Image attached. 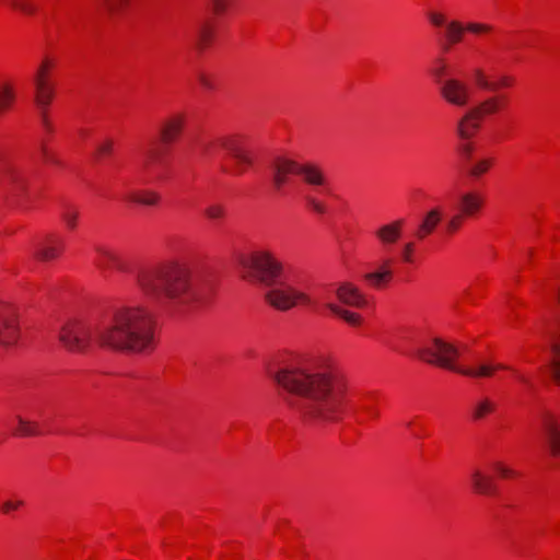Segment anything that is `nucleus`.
Instances as JSON below:
<instances>
[{
    "mask_svg": "<svg viewBox=\"0 0 560 560\" xmlns=\"http://www.w3.org/2000/svg\"><path fill=\"white\" fill-rule=\"evenodd\" d=\"M269 376L288 407L305 422L323 424L339 418L346 385L337 376L296 357L280 361Z\"/></svg>",
    "mask_w": 560,
    "mask_h": 560,
    "instance_id": "nucleus-1",
    "label": "nucleus"
},
{
    "mask_svg": "<svg viewBox=\"0 0 560 560\" xmlns=\"http://www.w3.org/2000/svg\"><path fill=\"white\" fill-rule=\"evenodd\" d=\"M59 340L75 353L86 351L93 343L116 351L144 353L154 346V317L143 305L126 306L100 324L67 322L60 329Z\"/></svg>",
    "mask_w": 560,
    "mask_h": 560,
    "instance_id": "nucleus-2",
    "label": "nucleus"
},
{
    "mask_svg": "<svg viewBox=\"0 0 560 560\" xmlns=\"http://www.w3.org/2000/svg\"><path fill=\"white\" fill-rule=\"evenodd\" d=\"M136 283L151 303L174 308L194 307L207 301L211 293V285L201 277L175 262L139 269Z\"/></svg>",
    "mask_w": 560,
    "mask_h": 560,
    "instance_id": "nucleus-3",
    "label": "nucleus"
},
{
    "mask_svg": "<svg viewBox=\"0 0 560 560\" xmlns=\"http://www.w3.org/2000/svg\"><path fill=\"white\" fill-rule=\"evenodd\" d=\"M240 264L245 272V278L269 288L265 299L278 311L287 312L298 305L314 306L320 301V298L313 299L306 291L298 287L295 277L281 280L283 265L270 252H254L242 257Z\"/></svg>",
    "mask_w": 560,
    "mask_h": 560,
    "instance_id": "nucleus-4",
    "label": "nucleus"
},
{
    "mask_svg": "<svg viewBox=\"0 0 560 560\" xmlns=\"http://www.w3.org/2000/svg\"><path fill=\"white\" fill-rule=\"evenodd\" d=\"M458 354L459 351L455 346L439 337L431 338L417 350V355L427 363L435 364L469 377H489L495 370L509 369L503 364L492 365L489 363H480L475 368L457 366L454 362Z\"/></svg>",
    "mask_w": 560,
    "mask_h": 560,
    "instance_id": "nucleus-5",
    "label": "nucleus"
},
{
    "mask_svg": "<svg viewBox=\"0 0 560 560\" xmlns=\"http://www.w3.org/2000/svg\"><path fill=\"white\" fill-rule=\"evenodd\" d=\"M296 174L302 180L314 188H325L328 184L324 170L316 163H299L294 160L278 156L270 164V179L272 188L281 194L289 183L290 175Z\"/></svg>",
    "mask_w": 560,
    "mask_h": 560,
    "instance_id": "nucleus-6",
    "label": "nucleus"
},
{
    "mask_svg": "<svg viewBox=\"0 0 560 560\" xmlns=\"http://www.w3.org/2000/svg\"><path fill=\"white\" fill-rule=\"evenodd\" d=\"M201 154L212 156L218 150L225 151L235 161V173L243 174L253 164L254 152L241 139L235 137H220L210 141H200Z\"/></svg>",
    "mask_w": 560,
    "mask_h": 560,
    "instance_id": "nucleus-7",
    "label": "nucleus"
},
{
    "mask_svg": "<svg viewBox=\"0 0 560 560\" xmlns=\"http://www.w3.org/2000/svg\"><path fill=\"white\" fill-rule=\"evenodd\" d=\"M504 105L503 97L490 96L467 110L456 124V133L462 140L471 138L480 128V120L498 113Z\"/></svg>",
    "mask_w": 560,
    "mask_h": 560,
    "instance_id": "nucleus-8",
    "label": "nucleus"
},
{
    "mask_svg": "<svg viewBox=\"0 0 560 560\" xmlns=\"http://www.w3.org/2000/svg\"><path fill=\"white\" fill-rule=\"evenodd\" d=\"M55 65L56 62L54 59L47 56L44 57L33 78L35 103L40 113L42 124L49 131L51 130V126L47 117V108L54 98L55 91L48 77Z\"/></svg>",
    "mask_w": 560,
    "mask_h": 560,
    "instance_id": "nucleus-9",
    "label": "nucleus"
},
{
    "mask_svg": "<svg viewBox=\"0 0 560 560\" xmlns=\"http://www.w3.org/2000/svg\"><path fill=\"white\" fill-rule=\"evenodd\" d=\"M540 334L549 349L550 359L548 368L555 382L560 384V316L553 319H546Z\"/></svg>",
    "mask_w": 560,
    "mask_h": 560,
    "instance_id": "nucleus-10",
    "label": "nucleus"
},
{
    "mask_svg": "<svg viewBox=\"0 0 560 560\" xmlns=\"http://www.w3.org/2000/svg\"><path fill=\"white\" fill-rule=\"evenodd\" d=\"M439 92L441 97L455 107H467L471 100V89L465 81L457 78L440 80Z\"/></svg>",
    "mask_w": 560,
    "mask_h": 560,
    "instance_id": "nucleus-11",
    "label": "nucleus"
},
{
    "mask_svg": "<svg viewBox=\"0 0 560 560\" xmlns=\"http://www.w3.org/2000/svg\"><path fill=\"white\" fill-rule=\"evenodd\" d=\"M0 184L14 197L22 196L26 180L20 167L0 152Z\"/></svg>",
    "mask_w": 560,
    "mask_h": 560,
    "instance_id": "nucleus-12",
    "label": "nucleus"
},
{
    "mask_svg": "<svg viewBox=\"0 0 560 560\" xmlns=\"http://www.w3.org/2000/svg\"><path fill=\"white\" fill-rule=\"evenodd\" d=\"M19 339V326L14 310L0 302V345L11 347Z\"/></svg>",
    "mask_w": 560,
    "mask_h": 560,
    "instance_id": "nucleus-13",
    "label": "nucleus"
},
{
    "mask_svg": "<svg viewBox=\"0 0 560 560\" xmlns=\"http://www.w3.org/2000/svg\"><path fill=\"white\" fill-rule=\"evenodd\" d=\"M544 444L553 458H560V422L548 418L544 423Z\"/></svg>",
    "mask_w": 560,
    "mask_h": 560,
    "instance_id": "nucleus-14",
    "label": "nucleus"
},
{
    "mask_svg": "<svg viewBox=\"0 0 560 560\" xmlns=\"http://www.w3.org/2000/svg\"><path fill=\"white\" fill-rule=\"evenodd\" d=\"M443 218V210L441 207H434L429 210L421 219L415 235L418 240H423L434 232Z\"/></svg>",
    "mask_w": 560,
    "mask_h": 560,
    "instance_id": "nucleus-15",
    "label": "nucleus"
},
{
    "mask_svg": "<svg viewBox=\"0 0 560 560\" xmlns=\"http://www.w3.org/2000/svg\"><path fill=\"white\" fill-rule=\"evenodd\" d=\"M338 300L353 307H364L366 300L364 295L352 283L343 282L336 289Z\"/></svg>",
    "mask_w": 560,
    "mask_h": 560,
    "instance_id": "nucleus-16",
    "label": "nucleus"
},
{
    "mask_svg": "<svg viewBox=\"0 0 560 560\" xmlns=\"http://www.w3.org/2000/svg\"><path fill=\"white\" fill-rule=\"evenodd\" d=\"M402 225V220H396L387 224H383L375 230L374 235L384 247H389L400 238Z\"/></svg>",
    "mask_w": 560,
    "mask_h": 560,
    "instance_id": "nucleus-17",
    "label": "nucleus"
},
{
    "mask_svg": "<svg viewBox=\"0 0 560 560\" xmlns=\"http://www.w3.org/2000/svg\"><path fill=\"white\" fill-rule=\"evenodd\" d=\"M63 249V243L61 240L49 235L46 241L39 243L35 249V257L42 261H48L59 256Z\"/></svg>",
    "mask_w": 560,
    "mask_h": 560,
    "instance_id": "nucleus-18",
    "label": "nucleus"
},
{
    "mask_svg": "<svg viewBox=\"0 0 560 560\" xmlns=\"http://www.w3.org/2000/svg\"><path fill=\"white\" fill-rule=\"evenodd\" d=\"M95 265L103 270L118 269L125 270V264L120 256L105 247H96Z\"/></svg>",
    "mask_w": 560,
    "mask_h": 560,
    "instance_id": "nucleus-19",
    "label": "nucleus"
},
{
    "mask_svg": "<svg viewBox=\"0 0 560 560\" xmlns=\"http://www.w3.org/2000/svg\"><path fill=\"white\" fill-rule=\"evenodd\" d=\"M459 213L464 217H471L483 206V198L477 191L463 192L459 198Z\"/></svg>",
    "mask_w": 560,
    "mask_h": 560,
    "instance_id": "nucleus-20",
    "label": "nucleus"
},
{
    "mask_svg": "<svg viewBox=\"0 0 560 560\" xmlns=\"http://www.w3.org/2000/svg\"><path fill=\"white\" fill-rule=\"evenodd\" d=\"M125 200L144 207H156L161 201V196L154 190H130L125 195Z\"/></svg>",
    "mask_w": 560,
    "mask_h": 560,
    "instance_id": "nucleus-21",
    "label": "nucleus"
},
{
    "mask_svg": "<svg viewBox=\"0 0 560 560\" xmlns=\"http://www.w3.org/2000/svg\"><path fill=\"white\" fill-rule=\"evenodd\" d=\"M392 259L383 260L376 270L365 273L364 279L370 282L373 287H381L384 282L392 278L390 270Z\"/></svg>",
    "mask_w": 560,
    "mask_h": 560,
    "instance_id": "nucleus-22",
    "label": "nucleus"
},
{
    "mask_svg": "<svg viewBox=\"0 0 560 560\" xmlns=\"http://www.w3.org/2000/svg\"><path fill=\"white\" fill-rule=\"evenodd\" d=\"M184 127V117L174 116L165 121L162 127L161 136L164 142H172L177 139Z\"/></svg>",
    "mask_w": 560,
    "mask_h": 560,
    "instance_id": "nucleus-23",
    "label": "nucleus"
},
{
    "mask_svg": "<svg viewBox=\"0 0 560 560\" xmlns=\"http://www.w3.org/2000/svg\"><path fill=\"white\" fill-rule=\"evenodd\" d=\"M474 75L478 86L486 91H497L499 88L510 86L512 82L510 77L502 75L497 83H492L481 69H475Z\"/></svg>",
    "mask_w": 560,
    "mask_h": 560,
    "instance_id": "nucleus-24",
    "label": "nucleus"
},
{
    "mask_svg": "<svg viewBox=\"0 0 560 560\" xmlns=\"http://www.w3.org/2000/svg\"><path fill=\"white\" fill-rule=\"evenodd\" d=\"M14 419L18 423V427L12 431L13 435L36 436L42 434L38 422L27 420L19 415H16Z\"/></svg>",
    "mask_w": 560,
    "mask_h": 560,
    "instance_id": "nucleus-25",
    "label": "nucleus"
},
{
    "mask_svg": "<svg viewBox=\"0 0 560 560\" xmlns=\"http://www.w3.org/2000/svg\"><path fill=\"white\" fill-rule=\"evenodd\" d=\"M471 483L478 493L490 494L494 491V485L490 477H487L481 474L479 470H474L471 472Z\"/></svg>",
    "mask_w": 560,
    "mask_h": 560,
    "instance_id": "nucleus-26",
    "label": "nucleus"
},
{
    "mask_svg": "<svg viewBox=\"0 0 560 560\" xmlns=\"http://www.w3.org/2000/svg\"><path fill=\"white\" fill-rule=\"evenodd\" d=\"M495 408V404L488 397H482L474 402L471 406V416L474 420L483 419L487 415L491 413Z\"/></svg>",
    "mask_w": 560,
    "mask_h": 560,
    "instance_id": "nucleus-27",
    "label": "nucleus"
},
{
    "mask_svg": "<svg viewBox=\"0 0 560 560\" xmlns=\"http://www.w3.org/2000/svg\"><path fill=\"white\" fill-rule=\"evenodd\" d=\"M325 305L332 314L339 316L352 326H358L362 322V318L359 314L347 311L335 303L326 302Z\"/></svg>",
    "mask_w": 560,
    "mask_h": 560,
    "instance_id": "nucleus-28",
    "label": "nucleus"
},
{
    "mask_svg": "<svg viewBox=\"0 0 560 560\" xmlns=\"http://www.w3.org/2000/svg\"><path fill=\"white\" fill-rule=\"evenodd\" d=\"M79 215L80 212L74 206L69 203L62 206L60 218L69 230L75 229Z\"/></svg>",
    "mask_w": 560,
    "mask_h": 560,
    "instance_id": "nucleus-29",
    "label": "nucleus"
},
{
    "mask_svg": "<svg viewBox=\"0 0 560 560\" xmlns=\"http://www.w3.org/2000/svg\"><path fill=\"white\" fill-rule=\"evenodd\" d=\"M445 27L448 44L459 43L463 38L464 32L466 31V26L458 21L447 22Z\"/></svg>",
    "mask_w": 560,
    "mask_h": 560,
    "instance_id": "nucleus-30",
    "label": "nucleus"
},
{
    "mask_svg": "<svg viewBox=\"0 0 560 560\" xmlns=\"http://www.w3.org/2000/svg\"><path fill=\"white\" fill-rule=\"evenodd\" d=\"M492 162H493V160L491 158H485V159L477 160L469 167L468 174L471 177H479L489 171V168L492 165Z\"/></svg>",
    "mask_w": 560,
    "mask_h": 560,
    "instance_id": "nucleus-31",
    "label": "nucleus"
},
{
    "mask_svg": "<svg viewBox=\"0 0 560 560\" xmlns=\"http://www.w3.org/2000/svg\"><path fill=\"white\" fill-rule=\"evenodd\" d=\"M212 35H213L212 27L207 23H202L198 27L197 33H196V42H197L198 47L201 49L203 47H206L211 42Z\"/></svg>",
    "mask_w": 560,
    "mask_h": 560,
    "instance_id": "nucleus-32",
    "label": "nucleus"
},
{
    "mask_svg": "<svg viewBox=\"0 0 560 560\" xmlns=\"http://www.w3.org/2000/svg\"><path fill=\"white\" fill-rule=\"evenodd\" d=\"M13 88L9 84L0 85V110L8 108L14 101Z\"/></svg>",
    "mask_w": 560,
    "mask_h": 560,
    "instance_id": "nucleus-33",
    "label": "nucleus"
},
{
    "mask_svg": "<svg viewBox=\"0 0 560 560\" xmlns=\"http://www.w3.org/2000/svg\"><path fill=\"white\" fill-rule=\"evenodd\" d=\"M24 505V501L20 498H10L4 500L0 505V512L2 514L9 515L15 511H18L20 508Z\"/></svg>",
    "mask_w": 560,
    "mask_h": 560,
    "instance_id": "nucleus-34",
    "label": "nucleus"
},
{
    "mask_svg": "<svg viewBox=\"0 0 560 560\" xmlns=\"http://www.w3.org/2000/svg\"><path fill=\"white\" fill-rule=\"evenodd\" d=\"M225 207L220 203H211L205 209V214L210 220H220L225 215Z\"/></svg>",
    "mask_w": 560,
    "mask_h": 560,
    "instance_id": "nucleus-35",
    "label": "nucleus"
},
{
    "mask_svg": "<svg viewBox=\"0 0 560 560\" xmlns=\"http://www.w3.org/2000/svg\"><path fill=\"white\" fill-rule=\"evenodd\" d=\"M100 7L109 14H115L120 11L127 0H97Z\"/></svg>",
    "mask_w": 560,
    "mask_h": 560,
    "instance_id": "nucleus-36",
    "label": "nucleus"
},
{
    "mask_svg": "<svg viewBox=\"0 0 560 560\" xmlns=\"http://www.w3.org/2000/svg\"><path fill=\"white\" fill-rule=\"evenodd\" d=\"M305 201H306V206L308 207V209L317 214H325L327 212V207L326 205L318 200L317 198L313 197V196H307L305 198Z\"/></svg>",
    "mask_w": 560,
    "mask_h": 560,
    "instance_id": "nucleus-37",
    "label": "nucleus"
},
{
    "mask_svg": "<svg viewBox=\"0 0 560 560\" xmlns=\"http://www.w3.org/2000/svg\"><path fill=\"white\" fill-rule=\"evenodd\" d=\"M464 215L460 213L454 214L445 222V231L448 234L455 233L462 225Z\"/></svg>",
    "mask_w": 560,
    "mask_h": 560,
    "instance_id": "nucleus-38",
    "label": "nucleus"
},
{
    "mask_svg": "<svg viewBox=\"0 0 560 560\" xmlns=\"http://www.w3.org/2000/svg\"><path fill=\"white\" fill-rule=\"evenodd\" d=\"M199 84L207 91H212L215 88L212 77L206 72L199 71L196 74Z\"/></svg>",
    "mask_w": 560,
    "mask_h": 560,
    "instance_id": "nucleus-39",
    "label": "nucleus"
},
{
    "mask_svg": "<svg viewBox=\"0 0 560 560\" xmlns=\"http://www.w3.org/2000/svg\"><path fill=\"white\" fill-rule=\"evenodd\" d=\"M215 14H223L228 11L232 0H209Z\"/></svg>",
    "mask_w": 560,
    "mask_h": 560,
    "instance_id": "nucleus-40",
    "label": "nucleus"
},
{
    "mask_svg": "<svg viewBox=\"0 0 560 560\" xmlns=\"http://www.w3.org/2000/svg\"><path fill=\"white\" fill-rule=\"evenodd\" d=\"M466 26V31L474 34H482L491 31V26L482 23H468Z\"/></svg>",
    "mask_w": 560,
    "mask_h": 560,
    "instance_id": "nucleus-41",
    "label": "nucleus"
},
{
    "mask_svg": "<svg viewBox=\"0 0 560 560\" xmlns=\"http://www.w3.org/2000/svg\"><path fill=\"white\" fill-rule=\"evenodd\" d=\"M114 142L109 139L104 140L103 142L97 144L96 153L102 155H109L113 151Z\"/></svg>",
    "mask_w": 560,
    "mask_h": 560,
    "instance_id": "nucleus-42",
    "label": "nucleus"
},
{
    "mask_svg": "<svg viewBox=\"0 0 560 560\" xmlns=\"http://www.w3.org/2000/svg\"><path fill=\"white\" fill-rule=\"evenodd\" d=\"M42 153H43V156L46 160V162H48V163H50L52 165H56V166H61L62 165V163L59 160V158L55 153L49 151L46 147H42Z\"/></svg>",
    "mask_w": 560,
    "mask_h": 560,
    "instance_id": "nucleus-43",
    "label": "nucleus"
},
{
    "mask_svg": "<svg viewBox=\"0 0 560 560\" xmlns=\"http://www.w3.org/2000/svg\"><path fill=\"white\" fill-rule=\"evenodd\" d=\"M494 470L503 478L512 477L515 472L500 462L493 463Z\"/></svg>",
    "mask_w": 560,
    "mask_h": 560,
    "instance_id": "nucleus-44",
    "label": "nucleus"
},
{
    "mask_svg": "<svg viewBox=\"0 0 560 560\" xmlns=\"http://www.w3.org/2000/svg\"><path fill=\"white\" fill-rule=\"evenodd\" d=\"M159 158V152L155 149H148L143 153V165L149 167L151 163L156 161Z\"/></svg>",
    "mask_w": 560,
    "mask_h": 560,
    "instance_id": "nucleus-45",
    "label": "nucleus"
},
{
    "mask_svg": "<svg viewBox=\"0 0 560 560\" xmlns=\"http://www.w3.org/2000/svg\"><path fill=\"white\" fill-rule=\"evenodd\" d=\"M413 248H415V244L409 242V243H406L404 246H402V250H401V256H402V259L406 261V262H411L412 261V253H413Z\"/></svg>",
    "mask_w": 560,
    "mask_h": 560,
    "instance_id": "nucleus-46",
    "label": "nucleus"
},
{
    "mask_svg": "<svg viewBox=\"0 0 560 560\" xmlns=\"http://www.w3.org/2000/svg\"><path fill=\"white\" fill-rule=\"evenodd\" d=\"M429 20L435 26H442V25L446 26V24H447L444 15L441 13H438V12H431L429 14Z\"/></svg>",
    "mask_w": 560,
    "mask_h": 560,
    "instance_id": "nucleus-47",
    "label": "nucleus"
},
{
    "mask_svg": "<svg viewBox=\"0 0 560 560\" xmlns=\"http://www.w3.org/2000/svg\"><path fill=\"white\" fill-rule=\"evenodd\" d=\"M445 73H446V66L442 60H440V66L433 70V74L436 78V82L439 85H440V80L446 79V78H444Z\"/></svg>",
    "mask_w": 560,
    "mask_h": 560,
    "instance_id": "nucleus-48",
    "label": "nucleus"
},
{
    "mask_svg": "<svg viewBox=\"0 0 560 560\" xmlns=\"http://www.w3.org/2000/svg\"><path fill=\"white\" fill-rule=\"evenodd\" d=\"M463 156L466 159V160H470L471 156H472V152H474V145L472 143H469V142H466V143H463L459 148Z\"/></svg>",
    "mask_w": 560,
    "mask_h": 560,
    "instance_id": "nucleus-49",
    "label": "nucleus"
},
{
    "mask_svg": "<svg viewBox=\"0 0 560 560\" xmlns=\"http://www.w3.org/2000/svg\"><path fill=\"white\" fill-rule=\"evenodd\" d=\"M361 409L365 411L371 418H377L380 415L378 411L369 402H363L361 405Z\"/></svg>",
    "mask_w": 560,
    "mask_h": 560,
    "instance_id": "nucleus-50",
    "label": "nucleus"
},
{
    "mask_svg": "<svg viewBox=\"0 0 560 560\" xmlns=\"http://www.w3.org/2000/svg\"><path fill=\"white\" fill-rule=\"evenodd\" d=\"M555 298H556L558 304L560 305V285L555 288Z\"/></svg>",
    "mask_w": 560,
    "mask_h": 560,
    "instance_id": "nucleus-51",
    "label": "nucleus"
},
{
    "mask_svg": "<svg viewBox=\"0 0 560 560\" xmlns=\"http://www.w3.org/2000/svg\"><path fill=\"white\" fill-rule=\"evenodd\" d=\"M518 380H520L522 383H524V384H526V385H528V386L530 385V384H529V381H528L525 376H523V375H520V376H518Z\"/></svg>",
    "mask_w": 560,
    "mask_h": 560,
    "instance_id": "nucleus-52",
    "label": "nucleus"
}]
</instances>
